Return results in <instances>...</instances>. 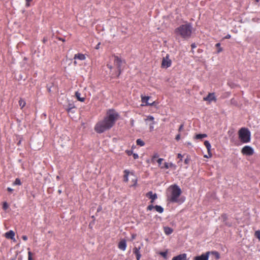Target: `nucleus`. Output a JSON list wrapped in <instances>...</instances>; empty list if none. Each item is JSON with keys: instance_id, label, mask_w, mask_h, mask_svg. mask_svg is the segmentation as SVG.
Here are the masks:
<instances>
[{"instance_id": "nucleus-58", "label": "nucleus", "mask_w": 260, "mask_h": 260, "mask_svg": "<svg viewBox=\"0 0 260 260\" xmlns=\"http://www.w3.org/2000/svg\"><path fill=\"white\" fill-rule=\"evenodd\" d=\"M254 1H255V2H259V1H260V0H254Z\"/></svg>"}, {"instance_id": "nucleus-28", "label": "nucleus", "mask_w": 260, "mask_h": 260, "mask_svg": "<svg viewBox=\"0 0 260 260\" xmlns=\"http://www.w3.org/2000/svg\"><path fill=\"white\" fill-rule=\"evenodd\" d=\"M21 184H22L21 182L20 179H19V178H16L13 183L14 185H21Z\"/></svg>"}, {"instance_id": "nucleus-18", "label": "nucleus", "mask_w": 260, "mask_h": 260, "mask_svg": "<svg viewBox=\"0 0 260 260\" xmlns=\"http://www.w3.org/2000/svg\"><path fill=\"white\" fill-rule=\"evenodd\" d=\"M169 168H175V166L173 163H168V162H165L164 166H162L160 167L161 169H168Z\"/></svg>"}, {"instance_id": "nucleus-47", "label": "nucleus", "mask_w": 260, "mask_h": 260, "mask_svg": "<svg viewBox=\"0 0 260 260\" xmlns=\"http://www.w3.org/2000/svg\"><path fill=\"white\" fill-rule=\"evenodd\" d=\"M22 239L24 241H26L27 240V237L25 235H23L22 236Z\"/></svg>"}, {"instance_id": "nucleus-53", "label": "nucleus", "mask_w": 260, "mask_h": 260, "mask_svg": "<svg viewBox=\"0 0 260 260\" xmlns=\"http://www.w3.org/2000/svg\"><path fill=\"white\" fill-rule=\"evenodd\" d=\"M100 44H101V43H99L98 44V45H97L96 46V47H95V49H98L99 48V46H100Z\"/></svg>"}, {"instance_id": "nucleus-43", "label": "nucleus", "mask_w": 260, "mask_h": 260, "mask_svg": "<svg viewBox=\"0 0 260 260\" xmlns=\"http://www.w3.org/2000/svg\"><path fill=\"white\" fill-rule=\"evenodd\" d=\"M183 126H184L183 124H181L180 125L179 129H178L179 132H181L182 131V129L183 128Z\"/></svg>"}, {"instance_id": "nucleus-1", "label": "nucleus", "mask_w": 260, "mask_h": 260, "mask_svg": "<svg viewBox=\"0 0 260 260\" xmlns=\"http://www.w3.org/2000/svg\"><path fill=\"white\" fill-rule=\"evenodd\" d=\"M119 115L114 110L110 109L104 118L99 121L94 126V131L101 134L111 129L119 119Z\"/></svg>"}, {"instance_id": "nucleus-30", "label": "nucleus", "mask_w": 260, "mask_h": 260, "mask_svg": "<svg viewBox=\"0 0 260 260\" xmlns=\"http://www.w3.org/2000/svg\"><path fill=\"white\" fill-rule=\"evenodd\" d=\"M215 46L218 48L217 53H219L222 51V48L220 47V43H217Z\"/></svg>"}, {"instance_id": "nucleus-22", "label": "nucleus", "mask_w": 260, "mask_h": 260, "mask_svg": "<svg viewBox=\"0 0 260 260\" xmlns=\"http://www.w3.org/2000/svg\"><path fill=\"white\" fill-rule=\"evenodd\" d=\"M154 209L157 212L159 213H161L164 212V208L160 206L155 205L154 206Z\"/></svg>"}, {"instance_id": "nucleus-34", "label": "nucleus", "mask_w": 260, "mask_h": 260, "mask_svg": "<svg viewBox=\"0 0 260 260\" xmlns=\"http://www.w3.org/2000/svg\"><path fill=\"white\" fill-rule=\"evenodd\" d=\"M9 207V205L7 202H4L3 204V209L5 210H6Z\"/></svg>"}, {"instance_id": "nucleus-3", "label": "nucleus", "mask_w": 260, "mask_h": 260, "mask_svg": "<svg viewBox=\"0 0 260 260\" xmlns=\"http://www.w3.org/2000/svg\"><path fill=\"white\" fill-rule=\"evenodd\" d=\"M192 31V27L190 23L186 22L176 28L175 33L178 36H180L184 39L189 38Z\"/></svg>"}, {"instance_id": "nucleus-13", "label": "nucleus", "mask_w": 260, "mask_h": 260, "mask_svg": "<svg viewBox=\"0 0 260 260\" xmlns=\"http://www.w3.org/2000/svg\"><path fill=\"white\" fill-rule=\"evenodd\" d=\"M141 249L140 247H135L133 248V253L136 255L137 260H140L141 257V254L140 253V250Z\"/></svg>"}, {"instance_id": "nucleus-14", "label": "nucleus", "mask_w": 260, "mask_h": 260, "mask_svg": "<svg viewBox=\"0 0 260 260\" xmlns=\"http://www.w3.org/2000/svg\"><path fill=\"white\" fill-rule=\"evenodd\" d=\"M186 258L187 254L186 253H183L174 256L172 260H186Z\"/></svg>"}, {"instance_id": "nucleus-32", "label": "nucleus", "mask_w": 260, "mask_h": 260, "mask_svg": "<svg viewBox=\"0 0 260 260\" xmlns=\"http://www.w3.org/2000/svg\"><path fill=\"white\" fill-rule=\"evenodd\" d=\"M158 157V155L157 153L154 154L151 158V161L152 162H154L155 161V160L156 158Z\"/></svg>"}, {"instance_id": "nucleus-23", "label": "nucleus", "mask_w": 260, "mask_h": 260, "mask_svg": "<svg viewBox=\"0 0 260 260\" xmlns=\"http://www.w3.org/2000/svg\"><path fill=\"white\" fill-rule=\"evenodd\" d=\"M207 135L205 134H197L195 136V138L197 139H201L204 138H206Z\"/></svg>"}, {"instance_id": "nucleus-54", "label": "nucleus", "mask_w": 260, "mask_h": 260, "mask_svg": "<svg viewBox=\"0 0 260 260\" xmlns=\"http://www.w3.org/2000/svg\"><path fill=\"white\" fill-rule=\"evenodd\" d=\"M134 185H135L137 184V179H135L133 180Z\"/></svg>"}, {"instance_id": "nucleus-51", "label": "nucleus", "mask_w": 260, "mask_h": 260, "mask_svg": "<svg viewBox=\"0 0 260 260\" xmlns=\"http://www.w3.org/2000/svg\"><path fill=\"white\" fill-rule=\"evenodd\" d=\"M7 190L9 191V192H12L13 191V189L10 187H8L7 188Z\"/></svg>"}, {"instance_id": "nucleus-50", "label": "nucleus", "mask_w": 260, "mask_h": 260, "mask_svg": "<svg viewBox=\"0 0 260 260\" xmlns=\"http://www.w3.org/2000/svg\"><path fill=\"white\" fill-rule=\"evenodd\" d=\"M231 36L229 34L227 35L225 37H224V39H230L231 38Z\"/></svg>"}, {"instance_id": "nucleus-27", "label": "nucleus", "mask_w": 260, "mask_h": 260, "mask_svg": "<svg viewBox=\"0 0 260 260\" xmlns=\"http://www.w3.org/2000/svg\"><path fill=\"white\" fill-rule=\"evenodd\" d=\"M210 253L215 256L216 259L220 258V254L217 251H212Z\"/></svg>"}, {"instance_id": "nucleus-33", "label": "nucleus", "mask_w": 260, "mask_h": 260, "mask_svg": "<svg viewBox=\"0 0 260 260\" xmlns=\"http://www.w3.org/2000/svg\"><path fill=\"white\" fill-rule=\"evenodd\" d=\"M159 254L166 259L167 258V251L160 252Z\"/></svg>"}, {"instance_id": "nucleus-55", "label": "nucleus", "mask_w": 260, "mask_h": 260, "mask_svg": "<svg viewBox=\"0 0 260 260\" xmlns=\"http://www.w3.org/2000/svg\"><path fill=\"white\" fill-rule=\"evenodd\" d=\"M59 40H60V41H62V42H64L65 41L64 39H62V38H59Z\"/></svg>"}, {"instance_id": "nucleus-24", "label": "nucleus", "mask_w": 260, "mask_h": 260, "mask_svg": "<svg viewBox=\"0 0 260 260\" xmlns=\"http://www.w3.org/2000/svg\"><path fill=\"white\" fill-rule=\"evenodd\" d=\"M27 250H28V260H34L32 258V255L33 254L30 251V248H27Z\"/></svg>"}, {"instance_id": "nucleus-46", "label": "nucleus", "mask_w": 260, "mask_h": 260, "mask_svg": "<svg viewBox=\"0 0 260 260\" xmlns=\"http://www.w3.org/2000/svg\"><path fill=\"white\" fill-rule=\"evenodd\" d=\"M175 139H176L177 141H179V140L180 139V134H178L176 136Z\"/></svg>"}, {"instance_id": "nucleus-7", "label": "nucleus", "mask_w": 260, "mask_h": 260, "mask_svg": "<svg viewBox=\"0 0 260 260\" xmlns=\"http://www.w3.org/2000/svg\"><path fill=\"white\" fill-rule=\"evenodd\" d=\"M114 64L118 69L119 73L117 76H119L121 73V64L122 63V60L117 56H114Z\"/></svg>"}, {"instance_id": "nucleus-16", "label": "nucleus", "mask_w": 260, "mask_h": 260, "mask_svg": "<svg viewBox=\"0 0 260 260\" xmlns=\"http://www.w3.org/2000/svg\"><path fill=\"white\" fill-rule=\"evenodd\" d=\"M123 173H124V176H123V181L125 182H127L128 181V175L129 174H131L132 175H133L134 176V174L133 173H131L128 170H125L124 171H123Z\"/></svg>"}, {"instance_id": "nucleus-31", "label": "nucleus", "mask_w": 260, "mask_h": 260, "mask_svg": "<svg viewBox=\"0 0 260 260\" xmlns=\"http://www.w3.org/2000/svg\"><path fill=\"white\" fill-rule=\"evenodd\" d=\"M254 236L260 241V231H257L254 233Z\"/></svg>"}, {"instance_id": "nucleus-20", "label": "nucleus", "mask_w": 260, "mask_h": 260, "mask_svg": "<svg viewBox=\"0 0 260 260\" xmlns=\"http://www.w3.org/2000/svg\"><path fill=\"white\" fill-rule=\"evenodd\" d=\"M164 231L165 233L167 235L171 234L173 232V229L168 226L164 227Z\"/></svg>"}, {"instance_id": "nucleus-38", "label": "nucleus", "mask_w": 260, "mask_h": 260, "mask_svg": "<svg viewBox=\"0 0 260 260\" xmlns=\"http://www.w3.org/2000/svg\"><path fill=\"white\" fill-rule=\"evenodd\" d=\"M125 153L128 155V156H130L131 155H133V152L132 150H126L125 151Z\"/></svg>"}, {"instance_id": "nucleus-45", "label": "nucleus", "mask_w": 260, "mask_h": 260, "mask_svg": "<svg viewBox=\"0 0 260 260\" xmlns=\"http://www.w3.org/2000/svg\"><path fill=\"white\" fill-rule=\"evenodd\" d=\"M157 104V103L154 101V102H153L151 103H149V104H148V106H156Z\"/></svg>"}, {"instance_id": "nucleus-57", "label": "nucleus", "mask_w": 260, "mask_h": 260, "mask_svg": "<svg viewBox=\"0 0 260 260\" xmlns=\"http://www.w3.org/2000/svg\"><path fill=\"white\" fill-rule=\"evenodd\" d=\"M46 40L45 38H44V39H43V42H44V43H45V42H46Z\"/></svg>"}, {"instance_id": "nucleus-39", "label": "nucleus", "mask_w": 260, "mask_h": 260, "mask_svg": "<svg viewBox=\"0 0 260 260\" xmlns=\"http://www.w3.org/2000/svg\"><path fill=\"white\" fill-rule=\"evenodd\" d=\"M155 123V122L154 121H153V122H152V123H151L150 124V126H149V129H150V131H152L153 130V128H154V124Z\"/></svg>"}, {"instance_id": "nucleus-17", "label": "nucleus", "mask_w": 260, "mask_h": 260, "mask_svg": "<svg viewBox=\"0 0 260 260\" xmlns=\"http://www.w3.org/2000/svg\"><path fill=\"white\" fill-rule=\"evenodd\" d=\"M74 59H79L80 60H84L86 59L85 55L82 53H78L74 55Z\"/></svg>"}, {"instance_id": "nucleus-48", "label": "nucleus", "mask_w": 260, "mask_h": 260, "mask_svg": "<svg viewBox=\"0 0 260 260\" xmlns=\"http://www.w3.org/2000/svg\"><path fill=\"white\" fill-rule=\"evenodd\" d=\"M222 216V218H223L224 220H226V219H227V216H226V214H224L222 215V216Z\"/></svg>"}, {"instance_id": "nucleus-11", "label": "nucleus", "mask_w": 260, "mask_h": 260, "mask_svg": "<svg viewBox=\"0 0 260 260\" xmlns=\"http://www.w3.org/2000/svg\"><path fill=\"white\" fill-rule=\"evenodd\" d=\"M203 100L205 101H209V102H211L212 101H216V99L214 93H210L206 97H204L203 98Z\"/></svg>"}, {"instance_id": "nucleus-10", "label": "nucleus", "mask_w": 260, "mask_h": 260, "mask_svg": "<svg viewBox=\"0 0 260 260\" xmlns=\"http://www.w3.org/2000/svg\"><path fill=\"white\" fill-rule=\"evenodd\" d=\"M146 197L151 199L150 203L153 204L154 201L157 198L156 193H153L152 191H150L146 194Z\"/></svg>"}, {"instance_id": "nucleus-35", "label": "nucleus", "mask_w": 260, "mask_h": 260, "mask_svg": "<svg viewBox=\"0 0 260 260\" xmlns=\"http://www.w3.org/2000/svg\"><path fill=\"white\" fill-rule=\"evenodd\" d=\"M26 3H25V7L28 8L30 6V2L32 1V0H25Z\"/></svg>"}, {"instance_id": "nucleus-9", "label": "nucleus", "mask_w": 260, "mask_h": 260, "mask_svg": "<svg viewBox=\"0 0 260 260\" xmlns=\"http://www.w3.org/2000/svg\"><path fill=\"white\" fill-rule=\"evenodd\" d=\"M204 145L206 146V148L207 149L208 154V155H205L204 156V157H206V158L211 157L212 155V153L211 152V146L210 145V143H209V142L208 141H205L204 142Z\"/></svg>"}, {"instance_id": "nucleus-15", "label": "nucleus", "mask_w": 260, "mask_h": 260, "mask_svg": "<svg viewBox=\"0 0 260 260\" xmlns=\"http://www.w3.org/2000/svg\"><path fill=\"white\" fill-rule=\"evenodd\" d=\"M15 233L14 231L10 230L5 233V237L7 239L13 240L14 238Z\"/></svg>"}, {"instance_id": "nucleus-5", "label": "nucleus", "mask_w": 260, "mask_h": 260, "mask_svg": "<svg viewBox=\"0 0 260 260\" xmlns=\"http://www.w3.org/2000/svg\"><path fill=\"white\" fill-rule=\"evenodd\" d=\"M169 57V55L167 54L165 57H163L161 64L162 68L167 69L171 66L172 60Z\"/></svg>"}, {"instance_id": "nucleus-4", "label": "nucleus", "mask_w": 260, "mask_h": 260, "mask_svg": "<svg viewBox=\"0 0 260 260\" xmlns=\"http://www.w3.org/2000/svg\"><path fill=\"white\" fill-rule=\"evenodd\" d=\"M239 139L243 143H247L250 141L251 134L248 128L242 127L238 132Z\"/></svg>"}, {"instance_id": "nucleus-44", "label": "nucleus", "mask_w": 260, "mask_h": 260, "mask_svg": "<svg viewBox=\"0 0 260 260\" xmlns=\"http://www.w3.org/2000/svg\"><path fill=\"white\" fill-rule=\"evenodd\" d=\"M133 156L135 159H138L139 158L138 155L136 153H133Z\"/></svg>"}, {"instance_id": "nucleus-52", "label": "nucleus", "mask_w": 260, "mask_h": 260, "mask_svg": "<svg viewBox=\"0 0 260 260\" xmlns=\"http://www.w3.org/2000/svg\"><path fill=\"white\" fill-rule=\"evenodd\" d=\"M191 47L192 48H194L196 47V45L194 43L191 44Z\"/></svg>"}, {"instance_id": "nucleus-21", "label": "nucleus", "mask_w": 260, "mask_h": 260, "mask_svg": "<svg viewBox=\"0 0 260 260\" xmlns=\"http://www.w3.org/2000/svg\"><path fill=\"white\" fill-rule=\"evenodd\" d=\"M75 96L76 97V98L77 99V100L79 101H80V102H84V101L85 100V98H81V93L79 92H78V91H76L75 92Z\"/></svg>"}, {"instance_id": "nucleus-37", "label": "nucleus", "mask_w": 260, "mask_h": 260, "mask_svg": "<svg viewBox=\"0 0 260 260\" xmlns=\"http://www.w3.org/2000/svg\"><path fill=\"white\" fill-rule=\"evenodd\" d=\"M152 204H151V205H149V206H147V210L151 211V210H152L153 208H154V206H153Z\"/></svg>"}, {"instance_id": "nucleus-29", "label": "nucleus", "mask_w": 260, "mask_h": 260, "mask_svg": "<svg viewBox=\"0 0 260 260\" xmlns=\"http://www.w3.org/2000/svg\"><path fill=\"white\" fill-rule=\"evenodd\" d=\"M66 109H69V110H71V109H76V107L73 103H69Z\"/></svg>"}, {"instance_id": "nucleus-36", "label": "nucleus", "mask_w": 260, "mask_h": 260, "mask_svg": "<svg viewBox=\"0 0 260 260\" xmlns=\"http://www.w3.org/2000/svg\"><path fill=\"white\" fill-rule=\"evenodd\" d=\"M154 118L152 116L149 115L147 117V119L146 120L152 121L153 122L154 121Z\"/></svg>"}, {"instance_id": "nucleus-19", "label": "nucleus", "mask_w": 260, "mask_h": 260, "mask_svg": "<svg viewBox=\"0 0 260 260\" xmlns=\"http://www.w3.org/2000/svg\"><path fill=\"white\" fill-rule=\"evenodd\" d=\"M150 96H141V101L143 103L145 104V106H148V104H149V103L148 102Z\"/></svg>"}, {"instance_id": "nucleus-2", "label": "nucleus", "mask_w": 260, "mask_h": 260, "mask_svg": "<svg viewBox=\"0 0 260 260\" xmlns=\"http://www.w3.org/2000/svg\"><path fill=\"white\" fill-rule=\"evenodd\" d=\"M181 193L182 191L178 185H171L168 189V200L171 203L182 204L184 202V199L179 198Z\"/></svg>"}, {"instance_id": "nucleus-26", "label": "nucleus", "mask_w": 260, "mask_h": 260, "mask_svg": "<svg viewBox=\"0 0 260 260\" xmlns=\"http://www.w3.org/2000/svg\"><path fill=\"white\" fill-rule=\"evenodd\" d=\"M136 143L138 145H139L140 146H143L145 145V143L144 142V141L140 139H138L137 140Z\"/></svg>"}, {"instance_id": "nucleus-12", "label": "nucleus", "mask_w": 260, "mask_h": 260, "mask_svg": "<svg viewBox=\"0 0 260 260\" xmlns=\"http://www.w3.org/2000/svg\"><path fill=\"white\" fill-rule=\"evenodd\" d=\"M127 246L126 241L125 239H122L120 241L118 244V247L119 249L122 251H124Z\"/></svg>"}, {"instance_id": "nucleus-42", "label": "nucleus", "mask_w": 260, "mask_h": 260, "mask_svg": "<svg viewBox=\"0 0 260 260\" xmlns=\"http://www.w3.org/2000/svg\"><path fill=\"white\" fill-rule=\"evenodd\" d=\"M177 156H178V158H179L180 159L178 162H179L180 161H181L182 160L183 156L180 153H178L177 155Z\"/></svg>"}, {"instance_id": "nucleus-8", "label": "nucleus", "mask_w": 260, "mask_h": 260, "mask_svg": "<svg viewBox=\"0 0 260 260\" xmlns=\"http://www.w3.org/2000/svg\"><path fill=\"white\" fill-rule=\"evenodd\" d=\"M210 252L208 251L200 256H195L193 260H208Z\"/></svg>"}, {"instance_id": "nucleus-49", "label": "nucleus", "mask_w": 260, "mask_h": 260, "mask_svg": "<svg viewBox=\"0 0 260 260\" xmlns=\"http://www.w3.org/2000/svg\"><path fill=\"white\" fill-rule=\"evenodd\" d=\"M189 159L188 158H186L184 160V163L185 164H188L189 163Z\"/></svg>"}, {"instance_id": "nucleus-41", "label": "nucleus", "mask_w": 260, "mask_h": 260, "mask_svg": "<svg viewBox=\"0 0 260 260\" xmlns=\"http://www.w3.org/2000/svg\"><path fill=\"white\" fill-rule=\"evenodd\" d=\"M164 159L163 158H158L157 160V163L158 164V165L160 167H161L160 165L161 164V162L162 161H163Z\"/></svg>"}, {"instance_id": "nucleus-56", "label": "nucleus", "mask_w": 260, "mask_h": 260, "mask_svg": "<svg viewBox=\"0 0 260 260\" xmlns=\"http://www.w3.org/2000/svg\"><path fill=\"white\" fill-rule=\"evenodd\" d=\"M74 64L75 65H76V64H77V61H76V60H75V61H74Z\"/></svg>"}, {"instance_id": "nucleus-6", "label": "nucleus", "mask_w": 260, "mask_h": 260, "mask_svg": "<svg viewBox=\"0 0 260 260\" xmlns=\"http://www.w3.org/2000/svg\"><path fill=\"white\" fill-rule=\"evenodd\" d=\"M241 153L243 155L251 156L254 154V150L251 146L247 145L242 148Z\"/></svg>"}, {"instance_id": "nucleus-25", "label": "nucleus", "mask_w": 260, "mask_h": 260, "mask_svg": "<svg viewBox=\"0 0 260 260\" xmlns=\"http://www.w3.org/2000/svg\"><path fill=\"white\" fill-rule=\"evenodd\" d=\"M19 105L21 109H22L26 105L25 102L22 99H20L19 101Z\"/></svg>"}, {"instance_id": "nucleus-40", "label": "nucleus", "mask_w": 260, "mask_h": 260, "mask_svg": "<svg viewBox=\"0 0 260 260\" xmlns=\"http://www.w3.org/2000/svg\"><path fill=\"white\" fill-rule=\"evenodd\" d=\"M75 109H71V110H69V109H66V111H67V112L68 113H75Z\"/></svg>"}]
</instances>
